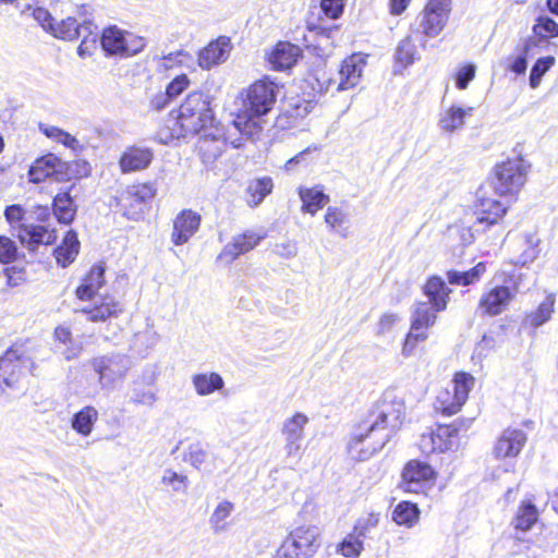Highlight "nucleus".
I'll return each instance as SVG.
<instances>
[{
	"label": "nucleus",
	"mask_w": 558,
	"mask_h": 558,
	"mask_svg": "<svg viewBox=\"0 0 558 558\" xmlns=\"http://www.w3.org/2000/svg\"><path fill=\"white\" fill-rule=\"evenodd\" d=\"M404 413V404L400 401L385 398L377 402L348 444L350 456L355 460L365 461L383 449L401 427Z\"/></svg>",
	"instance_id": "1"
},
{
	"label": "nucleus",
	"mask_w": 558,
	"mask_h": 558,
	"mask_svg": "<svg viewBox=\"0 0 558 558\" xmlns=\"http://www.w3.org/2000/svg\"><path fill=\"white\" fill-rule=\"evenodd\" d=\"M278 85L268 77L253 83L242 95V104L234 113L233 126L247 137H254L263 126L260 118L271 111L278 95Z\"/></svg>",
	"instance_id": "2"
},
{
	"label": "nucleus",
	"mask_w": 558,
	"mask_h": 558,
	"mask_svg": "<svg viewBox=\"0 0 558 558\" xmlns=\"http://www.w3.org/2000/svg\"><path fill=\"white\" fill-rule=\"evenodd\" d=\"M424 295L427 301L413 304L415 315V326L434 325L437 319V313L447 308L450 293L452 290L446 284L439 276H432L423 287Z\"/></svg>",
	"instance_id": "3"
},
{
	"label": "nucleus",
	"mask_w": 558,
	"mask_h": 558,
	"mask_svg": "<svg viewBox=\"0 0 558 558\" xmlns=\"http://www.w3.org/2000/svg\"><path fill=\"white\" fill-rule=\"evenodd\" d=\"M214 122V113L210 108L209 96L202 92H193L187 95L179 108L177 123L183 135L196 134Z\"/></svg>",
	"instance_id": "4"
},
{
	"label": "nucleus",
	"mask_w": 558,
	"mask_h": 558,
	"mask_svg": "<svg viewBox=\"0 0 558 558\" xmlns=\"http://www.w3.org/2000/svg\"><path fill=\"white\" fill-rule=\"evenodd\" d=\"M525 278L526 274L521 271L510 275L504 284L496 286L482 294L478 310L488 316H497L505 312L517 293L530 288L524 283Z\"/></svg>",
	"instance_id": "5"
},
{
	"label": "nucleus",
	"mask_w": 558,
	"mask_h": 558,
	"mask_svg": "<svg viewBox=\"0 0 558 558\" xmlns=\"http://www.w3.org/2000/svg\"><path fill=\"white\" fill-rule=\"evenodd\" d=\"M87 365L97 375L100 388L111 390L126 378L132 360L126 354L111 352L92 357Z\"/></svg>",
	"instance_id": "6"
},
{
	"label": "nucleus",
	"mask_w": 558,
	"mask_h": 558,
	"mask_svg": "<svg viewBox=\"0 0 558 558\" xmlns=\"http://www.w3.org/2000/svg\"><path fill=\"white\" fill-rule=\"evenodd\" d=\"M319 547V529L315 525H300L288 534L275 558H312Z\"/></svg>",
	"instance_id": "7"
},
{
	"label": "nucleus",
	"mask_w": 558,
	"mask_h": 558,
	"mask_svg": "<svg viewBox=\"0 0 558 558\" xmlns=\"http://www.w3.org/2000/svg\"><path fill=\"white\" fill-rule=\"evenodd\" d=\"M527 163L520 157L508 159L495 166L493 186L500 195L513 194L524 185Z\"/></svg>",
	"instance_id": "8"
},
{
	"label": "nucleus",
	"mask_w": 558,
	"mask_h": 558,
	"mask_svg": "<svg viewBox=\"0 0 558 558\" xmlns=\"http://www.w3.org/2000/svg\"><path fill=\"white\" fill-rule=\"evenodd\" d=\"M474 386V377L468 373L456 374L450 386L441 389L435 401V409L442 414L452 415L460 411Z\"/></svg>",
	"instance_id": "9"
},
{
	"label": "nucleus",
	"mask_w": 558,
	"mask_h": 558,
	"mask_svg": "<svg viewBox=\"0 0 558 558\" xmlns=\"http://www.w3.org/2000/svg\"><path fill=\"white\" fill-rule=\"evenodd\" d=\"M157 189L154 183L146 182L128 186L117 198V206L123 216L131 220H140L146 210L147 204L156 196Z\"/></svg>",
	"instance_id": "10"
},
{
	"label": "nucleus",
	"mask_w": 558,
	"mask_h": 558,
	"mask_svg": "<svg viewBox=\"0 0 558 558\" xmlns=\"http://www.w3.org/2000/svg\"><path fill=\"white\" fill-rule=\"evenodd\" d=\"M310 418L302 412H295L287 417L281 425L280 433L283 439L284 460H300L302 457V442L305 438V427Z\"/></svg>",
	"instance_id": "11"
},
{
	"label": "nucleus",
	"mask_w": 558,
	"mask_h": 558,
	"mask_svg": "<svg viewBox=\"0 0 558 558\" xmlns=\"http://www.w3.org/2000/svg\"><path fill=\"white\" fill-rule=\"evenodd\" d=\"M366 60L363 56L353 53L345 58L338 70L336 77L326 80L325 92H343L355 87L361 82Z\"/></svg>",
	"instance_id": "12"
},
{
	"label": "nucleus",
	"mask_w": 558,
	"mask_h": 558,
	"mask_svg": "<svg viewBox=\"0 0 558 558\" xmlns=\"http://www.w3.org/2000/svg\"><path fill=\"white\" fill-rule=\"evenodd\" d=\"M460 426L457 422L450 425H440L435 432L423 434L420 440V449L425 454L454 450L459 446Z\"/></svg>",
	"instance_id": "13"
},
{
	"label": "nucleus",
	"mask_w": 558,
	"mask_h": 558,
	"mask_svg": "<svg viewBox=\"0 0 558 558\" xmlns=\"http://www.w3.org/2000/svg\"><path fill=\"white\" fill-rule=\"evenodd\" d=\"M158 377L156 366L148 365L141 375L132 381L130 401L136 405L153 407L157 401V393L153 389Z\"/></svg>",
	"instance_id": "14"
},
{
	"label": "nucleus",
	"mask_w": 558,
	"mask_h": 558,
	"mask_svg": "<svg viewBox=\"0 0 558 558\" xmlns=\"http://www.w3.org/2000/svg\"><path fill=\"white\" fill-rule=\"evenodd\" d=\"M434 471L427 463L412 460L402 472V488L409 493H425L432 486Z\"/></svg>",
	"instance_id": "15"
},
{
	"label": "nucleus",
	"mask_w": 558,
	"mask_h": 558,
	"mask_svg": "<svg viewBox=\"0 0 558 558\" xmlns=\"http://www.w3.org/2000/svg\"><path fill=\"white\" fill-rule=\"evenodd\" d=\"M262 239V235L253 231H245L242 234H238L222 248L221 253L218 255V259L226 264H231L240 255L256 247Z\"/></svg>",
	"instance_id": "16"
},
{
	"label": "nucleus",
	"mask_w": 558,
	"mask_h": 558,
	"mask_svg": "<svg viewBox=\"0 0 558 558\" xmlns=\"http://www.w3.org/2000/svg\"><path fill=\"white\" fill-rule=\"evenodd\" d=\"M201 221L202 218L197 213L191 209L182 210L173 220L171 241L175 245H183L197 232Z\"/></svg>",
	"instance_id": "17"
},
{
	"label": "nucleus",
	"mask_w": 558,
	"mask_h": 558,
	"mask_svg": "<svg viewBox=\"0 0 558 558\" xmlns=\"http://www.w3.org/2000/svg\"><path fill=\"white\" fill-rule=\"evenodd\" d=\"M65 169V163L61 161L53 154H48L41 158L35 160L28 171V178L31 182L39 183L45 181L47 178L53 177L57 181L60 180Z\"/></svg>",
	"instance_id": "18"
},
{
	"label": "nucleus",
	"mask_w": 558,
	"mask_h": 558,
	"mask_svg": "<svg viewBox=\"0 0 558 558\" xmlns=\"http://www.w3.org/2000/svg\"><path fill=\"white\" fill-rule=\"evenodd\" d=\"M17 238L23 245L35 251L38 245L52 244L56 239V231L39 225H21L17 230Z\"/></svg>",
	"instance_id": "19"
},
{
	"label": "nucleus",
	"mask_w": 558,
	"mask_h": 558,
	"mask_svg": "<svg viewBox=\"0 0 558 558\" xmlns=\"http://www.w3.org/2000/svg\"><path fill=\"white\" fill-rule=\"evenodd\" d=\"M526 436L521 429H506L494 448L496 458H514L525 445Z\"/></svg>",
	"instance_id": "20"
},
{
	"label": "nucleus",
	"mask_w": 558,
	"mask_h": 558,
	"mask_svg": "<svg viewBox=\"0 0 558 558\" xmlns=\"http://www.w3.org/2000/svg\"><path fill=\"white\" fill-rule=\"evenodd\" d=\"M229 39L221 37L215 41H211L207 47L199 51L198 65L204 70H209L213 66L225 62L229 56Z\"/></svg>",
	"instance_id": "21"
},
{
	"label": "nucleus",
	"mask_w": 558,
	"mask_h": 558,
	"mask_svg": "<svg viewBox=\"0 0 558 558\" xmlns=\"http://www.w3.org/2000/svg\"><path fill=\"white\" fill-rule=\"evenodd\" d=\"M449 19L441 13L423 10L412 24V32L420 33L426 37L434 38L445 28Z\"/></svg>",
	"instance_id": "22"
},
{
	"label": "nucleus",
	"mask_w": 558,
	"mask_h": 558,
	"mask_svg": "<svg viewBox=\"0 0 558 558\" xmlns=\"http://www.w3.org/2000/svg\"><path fill=\"white\" fill-rule=\"evenodd\" d=\"M301 52L299 46L281 41L275 46L268 57V61L275 70L290 69L298 62Z\"/></svg>",
	"instance_id": "23"
},
{
	"label": "nucleus",
	"mask_w": 558,
	"mask_h": 558,
	"mask_svg": "<svg viewBox=\"0 0 558 558\" xmlns=\"http://www.w3.org/2000/svg\"><path fill=\"white\" fill-rule=\"evenodd\" d=\"M154 154L148 148L130 147L120 158V168L122 172H133L146 169L151 160Z\"/></svg>",
	"instance_id": "24"
},
{
	"label": "nucleus",
	"mask_w": 558,
	"mask_h": 558,
	"mask_svg": "<svg viewBox=\"0 0 558 558\" xmlns=\"http://www.w3.org/2000/svg\"><path fill=\"white\" fill-rule=\"evenodd\" d=\"M81 312L87 316L89 322L99 323L118 317L123 312V306L113 298L105 296L99 304L90 308H82Z\"/></svg>",
	"instance_id": "25"
},
{
	"label": "nucleus",
	"mask_w": 558,
	"mask_h": 558,
	"mask_svg": "<svg viewBox=\"0 0 558 558\" xmlns=\"http://www.w3.org/2000/svg\"><path fill=\"white\" fill-rule=\"evenodd\" d=\"M298 193L302 202L301 210L312 216L329 202V196L324 193L320 185L313 187L300 186Z\"/></svg>",
	"instance_id": "26"
},
{
	"label": "nucleus",
	"mask_w": 558,
	"mask_h": 558,
	"mask_svg": "<svg viewBox=\"0 0 558 558\" xmlns=\"http://www.w3.org/2000/svg\"><path fill=\"white\" fill-rule=\"evenodd\" d=\"M472 111V107L451 106L440 113L438 126L445 133H453L463 128L465 118L471 117Z\"/></svg>",
	"instance_id": "27"
},
{
	"label": "nucleus",
	"mask_w": 558,
	"mask_h": 558,
	"mask_svg": "<svg viewBox=\"0 0 558 558\" xmlns=\"http://www.w3.org/2000/svg\"><path fill=\"white\" fill-rule=\"evenodd\" d=\"M507 208L500 202L482 197L478 199V204L476 206V223L483 225L486 223L488 226L495 225L498 220L506 214Z\"/></svg>",
	"instance_id": "28"
},
{
	"label": "nucleus",
	"mask_w": 558,
	"mask_h": 558,
	"mask_svg": "<svg viewBox=\"0 0 558 558\" xmlns=\"http://www.w3.org/2000/svg\"><path fill=\"white\" fill-rule=\"evenodd\" d=\"M125 33L118 26H109L102 31L100 45L106 56L123 58Z\"/></svg>",
	"instance_id": "29"
},
{
	"label": "nucleus",
	"mask_w": 558,
	"mask_h": 558,
	"mask_svg": "<svg viewBox=\"0 0 558 558\" xmlns=\"http://www.w3.org/2000/svg\"><path fill=\"white\" fill-rule=\"evenodd\" d=\"M105 268L100 265L94 266L84 277L76 289V296L82 300H90L105 283Z\"/></svg>",
	"instance_id": "30"
},
{
	"label": "nucleus",
	"mask_w": 558,
	"mask_h": 558,
	"mask_svg": "<svg viewBox=\"0 0 558 558\" xmlns=\"http://www.w3.org/2000/svg\"><path fill=\"white\" fill-rule=\"evenodd\" d=\"M80 251V241L77 234L74 231H68L62 244L54 250V257L57 263L66 267L74 262Z\"/></svg>",
	"instance_id": "31"
},
{
	"label": "nucleus",
	"mask_w": 558,
	"mask_h": 558,
	"mask_svg": "<svg viewBox=\"0 0 558 558\" xmlns=\"http://www.w3.org/2000/svg\"><path fill=\"white\" fill-rule=\"evenodd\" d=\"M53 214L59 222L69 225L76 215V205L70 194V191L60 192L53 198Z\"/></svg>",
	"instance_id": "32"
},
{
	"label": "nucleus",
	"mask_w": 558,
	"mask_h": 558,
	"mask_svg": "<svg viewBox=\"0 0 558 558\" xmlns=\"http://www.w3.org/2000/svg\"><path fill=\"white\" fill-rule=\"evenodd\" d=\"M192 384L198 396H209L225 386L222 377L214 372L195 374L192 377Z\"/></svg>",
	"instance_id": "33"
},
{
	"label": "nucleus",
	"mask_w": 558,
	"mask_h": 558,
	"mask_svg": "<svg viewBox=\"0 0 558 558\" xmlns=\"http://www.w3.org/2000/svg\"><path fill=\"white\" fill-rule=\"evenodd\" d=\"M274 189L272 179L264 177L251 181L246 187L247 204L251 207H256L271 193Z\"/></svg>",
	"instance_id": "34"
},
{
	"label": "nucleus",
	"mask_w": 558,
	"mask_h": 558,
	"mask_svg": "<svg viewBox=\"0 0 558 558\" xmlns=\"http://www.w3.org/2000/svg\"><path fill=\"white\" fill-rule=\"evenodd\" d=\"M98 420V411L94 407H85L74 414L71 426L82 436H88Z\"/></svg>",
	"instance_id": "35"
},
{
	"label": "nucleus",
	"mask_w": 558,
	"mask_h": 558,
	"mask_svg": "<svg viewBox=\"0 0 558 558\" xmlns=\"http://www.w3.org/2000/svg\"><path fill=\"white\" fill-rule=\"evenodd\" d=\"M541 240L536 234L526 233L518 241L519 248L522 250L518 256L517 264L522 266L535 260L541 252Z\"/></svg>",
	"instance_id": "36"
},
{
	"label": "nucleus",
	"mask_w": 558,
	"mask_h": 558,
	"mask_svg": "<svg viewBox=\"0 0 558 558\" xmlns=\"http://www.w3.org/2000/svg\"><path fill=\"white\" fill-rule=\"evenodd\" d=\"M49 33L56 38L71 41L77 39L84 33V29L82 23L78 24L74 17H66L57 24L50 25Z\"/></svg>",
	"instance_id": "37"
},
{
	"label": "nucleus",
	"mask_w": 558,
	"mask_h": 558,
	"mask_svg": "<svg viewBox=\"0 0 558 558\" xmlns=\"http://www.w3.org/2000/svg\"><path fill=\"white\" fill-rule=\"evenodd\" d=\"M486 266L484 263L476 264L466 271L449 270L447 271V280L454 286H470L477 282L485 274Z\"/></svg>",
	"instance_id": "38"
},
{
	"label": "nucleus",
	"mask_w": 558,
	"mask_h": 558,
	"mask_svg": "<svg viewBox=\"0 0 558 558\" xmlns=\"http://www.w3.org/2000/svg\"><path fill=\"white\" fill-rule=\"evenodd\" d=\"M82 28L84 29V33L81 35L83 39L77 47V53L81 58H87L97 49V26L92 21L84 19L82 21Z\"/></svg>",
	"instance_id": "39"
},
{
	"label": "nucleus",
	"mask_w": 558,
	"mask_h": 558,
	"mask_svg": "<svg viewBox=\"0 0 558 558\" xmlns=\"http://www.w3.org/2000/svg\"><path fill=\"white\" fill-rule=\"evenodd\" d=\"M414 322H415V315H414V313H412L411 328H410L409 333L405 337V340H404V343L402 347V354L404 356H410L413 353L416 344L418 342H423L427 339L428 335H427L426 330L433 326V325H424V324L422 326H415Z\"/></svg>",
	"instance_id": "40"
},
{
	"label": "nucleus",
	"mask_w": 558,
	"mask_h": 558,
	"mask_svg": "<svg viewBox=\"0 0 558 558\" xmlns=\"http://www.w3.org/2000/svg\"><path fill=\"white\" fill-rule=\"evenodd\" d=\"M416 47L413 44L410 37H405L402 39L397 46L395 59L396 65L395 71H401L402 69L409 66L416 59Z\"/></svg>",
	"instance_id": "41"
},
{
	"label": "nucleus",
	"mask_w": 558,
	"mask_h": 558,
	"mask_svg": "<svg viewBox=\"0 0 558 558\" xmlns=\"http://www.w3.org/2000/svg\"><path fill=\"white\" fill-rule=\"evenodd\" d=\"M420 517V510L415 504L402 501L397 505L392 513V520L398 525L413 526Z\"/></svg>",
	"instance_id": "42"
},
{
	"label": "nucleus",
	"mask_w": 558,
	"mask_h": 558,
	"mask_svg": "<svg viewBox=\"0 0 558 558\" xmlns=\"http://www.w3.org/2000/svg\"><path fill=\"white\" fill-rule=\"evenodd\" d=\"M555 296L548 294L538 307L526 316V323L532 327H539L548 322L554 312Z\"/></svg>",
	"instance_id": "43"
},
{
	"label": "nucleus",
	"mask_w": 558,
	"mask_h": 558,
	"mask_svg": "<svg viewBox=\"0 0 558 558\" xmlns=\"http://www.w3.org/2000/svg\"><path fill=\"white\" fill-rule=\"evenodd\" d=\"M538 512L532 502H523L519 508L514 519L513 525L517 530L529 531L537 521Z\"/></svg>",
	"instance_id": "44"
},
{
	"label": "nucleus",
	"mask_w": 558,
	"mask_h": 558,
	"mask_svg": "<svg viewBox=\"0 0 558 558\" xmlns=\"http://www.w3.org/2000/svg\"><path fill=\"white\" fill-rule=\"evenodd\" d=\"M39 131L44 133L48 138L63 144L65 147L76 150L80 146L78 141L72 136L70 133L59 129L54 125H48L40 123Z\"/></svg>",
	"instance_id": "45"
},
{
	"label": "nucleus",
	"mask_w": 558,
	"mask_h": 558,
	"mask_svg": "<svg viewBox=\"0 0 558 558\" xmlns=\"http://www.w3.org/2000/svg\"><path fill=\"white\" fill-rule=\"evenodd\" d=\"M233 510L234 505L228 500H223L217 505L209 518V523L215 533H219L226 530V520L230 517Z\"/></svg>",
	"instance_id": "46"
},
{
	"label": "nucleus",
	"mask_w": 558,
	"mask_h": 558,
	"mask_svg": "<svg viewBox=\"0 0 558 558\" xmlns=\"http://www.w3.org/2000/svg\"><path fill=\"white\" fill-rule=\"evenodd\" d=\"M325 222L342 238L348 236V228L344 227L348 222V216L342 209L331 206L328 207L325 214Z\"/></svg>",
	"instance_id": "47"
},
{
	"label": "nucleus",
	"mask_w": 558,
	"mask_h": 558,
	"mask_svg": "<svg viewBox=\"0 0 558 558\" xmlns=\"http://www.w3.org/2000/svg\"><path fill=\"white\" fill-rule=\"evenodd\" d=\"M363 548L364 539L350 532L338 545L337 551L347 558H355L361 555Z\"/></svg>",
	"instance_id": "48"
},
{
	"label": "nucleus",
	"mask_w": 558,
	"mask_h": 558,
	"mask_svg": "<svg viewBox=\"0 0 558 558\" xmlns=\"http://www.w3.org/2000/svg\"><path fill=\"white\" fill-rule=\"evenodd\" d=\"M160 482L163 486L170 487L173 493H185L190 483L186 475L170 469L163 471Z\"/></svg>",
	"instance_id": "49"
},
{
	"label": "nucleus",
	"mask_w": 558,
	"mask_h": 558,
	"mask_svg": "<svg viewBox=\"0 0 558 558\" xmlns=\"http://www.w3.org/2000/svg\"><path fill=\"white\" fill-rule=\"evenodd\" d=\"M554 57L539 58L532 66L530 73V86L536 88L539 86L543 75L554 65Z\"/></svg>",
	"instance_id": "50"
},
{
	"label": "nucleus",
	"mask_w": 558,
	"mask_h": 558,
	"mask_svg": "<svg viewBox=\"0 0 558 558\" xmlns=\"http://www.w3.org/2000/svg\"><path fill=\"white\" fill-rule=\"evenodd\" d=\"M533 31L537 36L548 38L558 36V24L548 16H539Z\"/></svg>",
	"instance_id": "51"
},
{
	"label": "nucleus",
	"mask_w": 558,
	"mask_h": 558,
	"mask_svg": "<svg viewBox=\"0 0 558 558\" xmlns=\"http://www.w3.org/2000/svg\"><path fill=\"white\" fill-rule=\"evenodd\" d=\"M207 457V450L202 446V444L196 442L189 446L185 453V461L195 469H201V466L206 462Z\"/></svg>",
	"instance_id": "52"
},
{
	"label": "nucleus",
	"mask_w": 558,
	"mask_h": 558,
	"mask_svg": "<svg viewBox=\"0 0 558 558\" xmlns=\"http://www.w3.org/2000/svg\"><path fill=\"white\" fill-rule=\"evenodd\" d=\"M123 58L135 56L146 47V39L133 33H125Z\"/></svg>",
	"instance_id": "53"
},
{
	"label": "nucleus",
	"mask_w": 558,
	"mask_h": 558,
	"mask_svg": "<svg viewBox=\"0 0 558 558\" xmlns=\"http://www.w3.org/2000/svg\"><path fill=\"white\" fill-rule=\"evenodd\" d=\"M378 524V517L376 514H368L366 517L357 519L355 522L352 532L355 533L361 538H365L367 533L376 527Z\"/></svg>",
	"instance_id": "54"
},
{
	"label": "nucleus",
	"mask_w": 558,
	"mask_h": 558,
	"mask_svg": "<svg viewBox=\"0 0 558 558\" xmlns=\"http://www.w3.org/2000/svg\"><path fill=\"white\" fill-rule=\"evenodd\" d=\"M192 60V57L189 52L183 50L171 52L167 56H163L159 62V68L163 70H169L174 68L177 64H183L186 61Z\"/></svg>",
	"instance_id": "55"
},
{
	"label": "nucleus",
	"mask_w": 558,
	"mask_h": 558,
	"mask_svg": "<svg viewBox=\"0 0 558 558\" xmlns=\"http://www.w3.org/2000/svg\"><path fill=\"white\" fill-rule=\"evenodd\" d=\"M320 149V147L318 145H310L308 147H306L305 149H303L302 151H300L299 154H296L294 157L290 158L286 163H284V169L287 171H291L293 170L296 166H300V165H308V156L310 154L314 153V151H318Z\"/></svg>",
	"instance_id": "56"
},
{
	"label": "nucleus",
	"mask_w": 558,
	"mask_h": 558,
	"mask_svg": "<svg viewBox=\"0 0 558 558\" xmlns=\"http://www.w3.org/2000/svg\"><path fill=\"white\" fill-rule=\"evenodd\" d=\"M190 86V78L185 74H180L174 77L166 88L168 96L171 99H175L179 95H181L187 87Z\"/></svg>",
	"instance_id": "57"
},
{
	"label": "nucleus",
	"mask_w": 558,
	"mask_h": 558,
	"mask_svg": "<svg viewBox=\"0 0 558 558\" xmlns=\"http://www.w3.org/2000/svg\"><path fill=\"white\" fill-rule=\"evenodd\" d=\"M15 257L16 246L14 242L4 235H0V262L9 264L13 262Z\"/></svg>",
	"instance_id": "58"
},
{
	"label": "nucleus",
	"mask_w": 558,
	"mask_h": 558,
	"mask_svg": "<svg viewBox=\"0 0 558 558\" xmlns=\"http://www.w3.org/2000/svg\"><path fill=\"white\" fill-rule=\"evenodd\" d=\"M345 0H322L320 8L326 16L336 20L343 13Z\"/></svg>",
	"instance_id": "59"
},
{
	"label": "nucleus",
	"mask_w": 558,
	"mask_h": 558,
	"mask_svg": "<svg viewBox=\"0 0 558 558\" xmlns=\"http://www.w3.org/2000/svg\"><path fill=\"white\" fill-rule=\"evenodd\" d=\"M400 320V316L397 313H384L377 324V335H385L395 327Z\"/></svg>",
	"instance_id": "60"
},
{
	"label": "nucleus",
	"mask_w": 558,
	"mask_h": 558,
	"mask_svg": "<svg viewBox=\"0 0 558 558\" xmlns=\"http://www.w3.org/2000/svg\"><path fill=\"white\" fill-rule=\"evenodd\" d=\"M475 76V65L468 64L465 66H462L456 76V84L459 89H465L469 85V83L474 78Z\"/></svg>",
	"instance_id": "61"
},
{
	"label": "nucleus",
	"mask_w": 558,
	"mask_h": 558,
	"mask_svg": "<svg viewBox=\"0 0 558 558\" xmlns=\"http://www.w3.org/2000/svg\"><path fill=\"white\" fill-rule=\"evenodd\" d=\"M424 9L430 12L441 13L444 16L449 19L451 12V0H428Z\"/></svg>",
	"instance_id": "62"
},
{
	"label": "nucleus",
	"mask_w": 558,
	"mask_h": 558,
	"mask_svg": "<svg viewBox=\"0 0 558 558\" xmlns=\"http://www.w3.org/2000/svg\"><path fill=\"white\" fill-rule=\"evenodd\" d=\"M57 348L66 361L76 359L83 350L82 344L75 340L69 342L66 345Z\"/></svg>",
	"instance_id": "63"
},
{
	"label": "nucleus",
	"mask_w": 558,
	"mask_h": 558,
	"mask_svg": "<svg viewBox=\"0 0 558 558\" xmlns=\"http://www.w3.org/2000/svg\"><path fill=\"white\" fill-rule=\"evenodd\" d=\"M33 16L43 26V28H45L47 32L50 31V25L53 24V19L48 10L44 8L33 9Z\"/></svg>",
	"instance_id": "64"
}]
</instances>
